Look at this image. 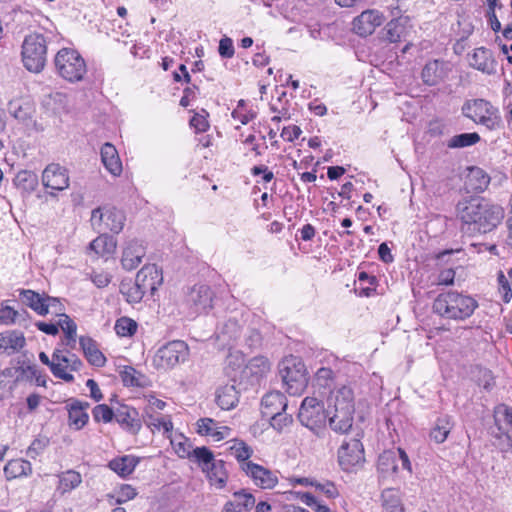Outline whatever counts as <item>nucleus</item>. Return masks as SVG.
Instances as JSON below:
<instances>
[{
	"label": "nucleus",
	"instance_id": "1",
	"mask_svg": "<svg viewBox=\"0 0 512 512\" xmlns=\"http://www.w3.org/2000/svg\"><path fill=\"white\" fill-rule=\"evenodd\" d=\"M462 229L468 233L485 234L494 230L504 217V210L484 198L470 197L456 205Z\"/></svg>",
	"mask_w": 512,
	"mask_h": 512
},
{
	"label": "nucleus",
	"instance_id": "2",
	"mask_svg": "<svg viewBox=\"0 0 512 512\" xmlns=\"http://www.w3.org/2000/svg\"><path fill=\"white\" fill-rule=\"evenodd\" d=\"M478 307L477 301L457 291L441 293L433 302V310L442 317L454 320L469 318Z\"/></svg>",
	"mask_w": 512,
	"mask_h": 512
},
{
	"label": "nucleus",
	"instance_id": "3",
	"mask_svg": "<svg viewBox=\"0 0 512 512\" xmlns=\"http://www.w3.org/2000/svg\"><path fill=\"white\" fill-rule=\"evenodd\" d=\"M22 61L24 67L33 73L41 72L47 59V41L42 34L31 33L22 44Z\"/></svg>",
	"mask_w": 512,
	"mask_h": 512
},
{
	"label": "nucleus",
	"instance_id": "4",
	"mask_svg": "<svg viewBox=\"0 0 512 512\" xmlns=\"http://www.w3.org/2000/svg\"><path fill=\"white\" fill-rule=\"evenodd\" d=\"M54 63L58 74L70 82L82 80L87 72L84 59L74 49L63 48L59 50Z\"/></svg>",
	"mask_w": 512,
	"mask_h": 512
},
{
	"label": "nucleus",
	"instance_id": "5",
	"mask_svg": "<svg viewBox=\"0 0 512 512\" xmlns=\"http://www.w3.org/2000/svg\"><path fill=\"white\" fill-rule=\"evenodd\" d=\"M194 461L206 474L211 485H214L218 489L226 485L228 473L225 469V462L215 459L211 450L205 446L196 447L194 451Z\"/></svg>",
	"mask_w": 512,
	"mask_h": 512
},
{
	"label": "nucleus",
	"instance_id": "6",
	"mask_svg": "<svg viewBox=\"0 0 512 512\" xmlns=\"http://www.w3.org/2000/svg\"><path fill=\"white\" fill-rule=\"evenodd\" d=\"M462 113L473 122L481 124L490 130L496 129L501 123L499 110L484 99L466 101L462 106Z\"/></svg>",
	"mask_w": 512,
	"mask_h": 512
},
{
	"label": "nucleus",
	"instance_id": "7",
	"mask_svg": "<svg viewBox=\"0 0 512 512\" xmlns=\"http://www.w3.org/2000/svg\"><path fill=\"white\" fill-rule=\"evenodd\" d=\"M279 373L289 394H300L305 389L306 369L300 359L293 356L285 358L280 364Z\"/></svg>",
	"mask_w": 512,
	"mask_h": 512
},
{
	"label": "nucleus",
	"instance_id": "8",
	"mask_svg": "<svg viewBox=\"0 0 512 512\" xmlns=\"http://www.w3.org/2000/svg\"><path fill=\"white\" fill-rule=\"evenodd\" d=\"M189 355L188 345L181 340H174L161 346L153 356L152 364L157 370H168L185 362Z\"/></svg>",
	"mask_w": 512,
	"mask_h": 512
},
{
	"label": "nucleus",
	"instance_id": "9",
	"mask_svg": "<svg viewBox=\"0 0 512 512\" xmlns=\"http://www.w3.org/2000/svg\"><path fill=\"white\" fill-rule=\"evenodd\" d=\"M125 215L121 210L114 207H98L91 213L90 222L97 232L111 231L120 233L124 227Z\"/></svg>",
	"mask_w": 512,
	"mask_h": 512
},
{
	"label": "nucleus",
	"instance_id": "10",
	"mask_svg": "<svg viewBox=\"0 0 512 512\" xmlns=\"http://www.w3.org/2000/svg\"><path fill=\"white\" fill-rule=\"evenodd\" d=\"M399 462L404 470L412 473L410 459L402 448L386 450L379 455L377 469L382 478H391L399 469Z\"/></svg>",
	"mask_w": 512,
	"mask_h": 512
},
{
	"label": "nucleus",
	"instance_id": "11",
	"mask_svg": "<svg viewBox=\"0 0 512 512\" xmlns=\"http://www.w3.org/2000/svg\"><path fill=\"white\" fill-rule=\"evenodd\" d=\"M44 308H46V314L53 313L58 316V325L65 334L63 343L70 348H74L77 337V325L63 312L64 307L60 300L58 298L45 296Z\"/></svg>",
	"mask_w": 512,
	"mask_h": 512
},
{
	"label": "nucleus",
	"instance_id": "12",
	"mask_svg": "<svg viewBox=\"0 0 512 512\" xmlns=\"http://www.w3.org/2000/svg\"><path fill=\"white\" fill-rule=\"evenodd\" d=\"M52 364V374L65 382H72L74 380L72 372L79 371L83 365L75 354L64 352L61 349L54 350V363Z\"/></svg>",
	"mask_w": 512,
	"mask_h": 512
},
{
	"label": "nucleus",
	"instance_id": "13",
	"mask_svg": "<svg viewBox=\"0 0 512 512\" xmlns=\"http://www.w3.org/2000/svg\"><path fill=\"white\" fill-rule=\"evenodd\" d=\"M298 418L304 426L313 430L325 422L327 413L326 409L316 398L306 397L302 401Z\"/></svg>",
	"mask_w": 512,
	"mask_h": 512
},
{
	"label": "nucleus",
	"instance_id": "14",
	"mask_svg": "<svg viewBox=\"0 0 512 512\" xmlns=\"http://www.w3.org/2000/svg\"><path fill=\"white\" fill-rule=\"evenodd\" d=\"M364 461V448L359 439L353 438L342 443L338 450V462L343 470L351 471Z\"/></svg>",
	"mask_w": 512,
	"mask_h": 512
},
{
	"label": "nucleus",
	"instance_id": "15",
	"mask_svg": "<svg viewBox=\"0 0 512 512\" xmlns=\"http://www.w3.org/2000/svg\"><path fill=\"white\" fill-rule=\"evenodd\" d=\"M242 472L261 489H273L279 481L276 472L254 462L244 463Z\"/></svg>",
	"mask_w": 512,
	"mask_h": 512
},
{
	"label": "nucleus",
	"instance_id": "16",
	"mask_svg": "<svg viewBox=\"0 0 512 512\" xmlns=\"http://www.w3.org/2000/svg\"><path fill=\"white\" fill-rule=\"evenodd\" d=\"M42 184L46 188L56 191L67 189L69 187V176L67 170L56 163L47 165L42 173Z\"/></svg>",
	"mask_w": 512,
	"mask_h": 512
},
{
	"label": "nucleus",
	"instance_id": "17",
	"mask_svg": "<svg viewBox=\"0 0 512 512\" xmlns=\"http://www.w3.org/2000/svg\"><path fill=\"white\" fill-rule=\"evenodd\" d=\"M384 15L375 9L363 11L353 21V29L360 36L371 35L384 22Z\"/></svg>",
	"mask_w": 512,
	"mask_h": 512
},
{
	"label": "nucleus",
	"instance_id": "18",
	"mask_svg": "<svg viewBox=\"0 0 512 512\" xmlns=\"http://www.w3.org/2000/svg\"><path fill=\"white\" fill-rule=\"evenodd\" d=\"M213 292L207 285H195L187 294L186 301L196 313L206 312L212 307Z\"/></svg>",
	"mask_w": 512,
	"mask_h": 512
},
{
	"label": "nucleus",
	"instance_id": "19",
	"mask_svg": "<svg viewBox=\"0 0 512 512\" xmlns=\"http://www.w3.org/2000/svg\"><path fill=\"white\" fill-rule=\"evenodd\" d=\"M114 418L124 430L134 435L142 427L138 411L125 404H120L115 408Z\"/></svg>",
	"mask_w": 512,
	"mask_h": 512
},
{
	"label": "nucleus",
	"instance_id": "20",
	"mask_svg": "<svg viewBox=\"0 0 512 512\" xmlns=\"http://www.w3.org/2000/svg\"><path fill=\"white\" fill-rule=\"evenodd\" d=\"M140 287L152 295L163 282L162 272L155 264L144 265L136 275Z\"/></svg>",
	"mask_w": 512,
	"mask_h": 512
},
{
	"label": "nucleus",
	"instance_id": "21",
	"mask_svg": "<svg viewBox=\"0 0 512 512\" xmlns=\"http://www.w3.org/2000/svg\"><path fill=\"white\" fill-rule=\"evenodd\" d=\"M145 254L146 249L142 242L135 239L127 241L124 245L121 257L122 267L128 271L137 268Z\"/></svg>",
	"mask_w": 512,
	"mask_h": 512
},
{
	"label": "nucleus",
	"instance_id": "22",
	"mask_svg": "<svg viewBox=\"0 0 512 512\" xmlns=\"http://www.w3.org/2000/svg\"><path fill=\"white\" fill-rule=\"evenodd\" d=\"M450 69L448 63L441 60H433L423 67L421 77L423 82L429 86H435L448 76Z\"/></svg>",
	"mask_w": 512,
	"mask_h": 512
},
{
	"label": "nucleus",
	"instance_id": "23",
	"mask_svg": "<svg viewBox=\"0 0 512 512\" xmlns=\"http://www.w3.org/2000/svg\"><path fill=\"white\" fill-rule=\"evenodd\" d=\"M355 408L326 410L330 428L336 433H347L353 425Z\"/></svg>",
	"mask_w": 512,
	"mask_h": 512
},
{
	"label": "nucleus",
	"instance_id": "24",
	"mask_svg": "<svg viewBox=\"0 0 512 512\" xmlns=\"http://www.w3.org/2000/svg\"><path fill=\"white\" fill-rule=\"evenodd\" d=\"M352 409L354 406V393L348 386H341L333 391L327 398L326 410Z\"/></svg>",
	"mask_w": 512,
	"mask_h": 512
},
{
	"label": "nucleus",
	"instance_id": "25",
	"mask_svg": "<svg viewBox=\"0 0 512 512\" xmlns=\"http://www.w3.org/2000/svg\"><path fill=\"white\" fill-rule=\"evenodd\" d=\"M197 431L200 435L210 436L214 441H221L231 434V429L227 426L219 425L211 418H201L197 421Z\"/></svg>",
	"mask_w": 512,
	"mask_h": 512
},
{
	"label": "nucleus",
	"instance_id": "26",
	"mask_svg": "<svg viewBox=\"0 0 512 512\" xmlns=\"http://www.w3.org/2000/svg\"><path fill=\"white\" fill-rule=\"evenodd\" d=\"M261 412L264 417L277 415L284 412L287 408V399L281 392L274 391L267 393L262 398Z\"/></svg>",
	"mask_w": 512,
	"mask_h": 512
},
{
	"label": "nucleus",
	"instance_id": "27",
	"mask_svg": "<svg viewBox=\"0 0 512 512\" xmlns=\"http://www.w3.org/2000/svg\"><path fill=\"white\" fill-rule=\"evenodd\" d=\"M254 505L253 494L241 490L233 494V499L225 504L222 512H249Z\"/></svg>",
	"mask_w": 512,
	"mask_h": 512
},
{
	"label": "nucleus",
	"instance_id": "28",
	"mask_svg": "<svg viewBox=\"0 0 512 512\" xmlns=\"http://www.w3.org/2000/svg\"><path fill=\"white\" fill-rule=\"evenodd\" d=\"M470 65L487 74H491L495 71V61L492 57V53L484 47L474 50L470 57Z\"/></svg>",
	"mask_w": 512,
	"mask_h": 512
},
{
	"label": "nucleus",
	"instance_id": "29",
	"mask_svg": "<svg viewBox=\"0 0 512 512\" xmlns=\"http://www.w3.org/2000/svg\"><path fill=\"white\" fill-rule=\"evenodd\" d=\"M101 160L107 171L113 176H119L122 172V163L114 145L105 143L101 147Z\"/></svg>",
	"mask_w": 512,
	"mask_h": 512
},
{
	"label": "nucleus",
	"instance_id": "30",
	"mask_svg": "<svg viewBox=\"0 0 512 512\" xmlns=\"http://www.w3.org/2000/svg\"><path fill=\"white\" fill-rule=\"evenodd\" d=\"M79 344L90 364L96 367H102L105 364L106 359L92 338L88 336H81Z\"/></svg>",
	"mask_w": 512,
	"mask_h": 512
},
{
	"label": "nucleus",
	"instance_id": "31",
	"mask_svg": "<svg viewBox=\"0 0 512 512\" xmlns=\"http://www.w3.org/2000/svg\"><path fill=\"white\" fill-rule=\"evenodd\" d=\"M89 404L80 401H73L68 405L69 424L76 430L83 428L88 422L89 415L87 409Z\"/></svg>",
	"mask_w": 512,
	"mask_h": 512
},
{
	"label": "nucleus",
	"instance_id": "32",
	"mask_svg": "<svg viewBox=\"0 0 512 512\" xmlns=\"http://www.w3.org/2000/svg\"><path fill=\"white\" fill-rule=\"evenodd\" d=\"M270 362L264 356L252 358L244 367L242 373L245 377H251L252 381H259L270 371Z\"/></svg>",
	"mask_w": 512,
	"mask_h": 512
},
{
	"label": "nucleus",
	"instance_id": "33",
	"mask_svg": "<svg viewBox=\"0 0 512 512\" xmlns=\"http://www.w3.org/2000/svg\"><path fill=\"white\" fill-rule=\"evenodd\" d=\"M381 505L384 512H405L399 489L387 488L381 493Z\"/></svg>",
	"mask_w": 512,
	"mask_h": 512
},
{
	"label": "nucleus",
	"instance_id": "34",
	"mask_svg": "<svg viewBox=\"0 0 512 512\" xmlns=\"http://www.w3.org/2000/svg\"><path fill=\"white\" fill-rule=\"evenodd\" d=\"M227 444L230 454L238 461L241 471H243L244 463H252L250 458L253 455V449L246 442L232 439Z\"/></svg>",
	"mask_w": 512,
	"mask_h": 512
},
{
	"label": "nucleus",
	"instance_id": "35",
	"mask_svg": "<svg viewBox=\"0 0 512 512\" xmlns=\"http://www.w3.org/2000/svg\"><path fill=\"white\" fill-rule=\"evenodd\" d=\"M138 463V457L133 455H124L112 459L109 462V468L118 475L125 477L130 475L134 471Z\"/></svg>",
	"mask_w": 512,
	"mask_h": 512
},
{
	"label": "nucleus",
	"instance_id": "36",
	"mask_svg": "<svg viewBox=\"0 0 512 512\" xmlns=\"http://www.w3.org/2000/svg\"><path fill=\"white\" fill-rule=\"evenodd\" d=\"M170 439L171 446L180 458H189L194 460V451L191 442L181 433H170L167 436Z\"/></svg>",
	"mask_w": 512,
	"mask_h": 512
},
{
	"label": "nucleus",
	"instance_id": "37",
	"mask_svg": "<svg viewBox=\"0 0 512 512\" xmlns=\"http://www.w3.org/2000/svg\"><path fill=\"white\" fill-rule=\"evenodd\" d=\"M453 426L454 424L450 416L443 415L438 417L430 432L431 440L437 444L445 442Z\"/></svg>",
	"mask_w": 512,
	"mask_h": 512
},
{
	"label": "nucleus",
	"instance_id": "38",
	"mask_svg": "<svg viewBox=\"0 0 512 512\" xmlns=\"http://www.w3.org/2000/svg\"><path fill=\"white\" fill-rule=\"evenodd\" d=\"M100 233L101 234L90 243L89 250L93 251L98 256L114 253L117 245L116 240L105 232Z\"/></svg>",
	"mask_w": 512,
	"mask_h": 512
},
{
	"label": "nucleus",
	"instance_id": "39",
	"mask_svg": "<svg viewBox=\"0 0 512 512\" xmlns=\"http://www.w3.org/2000/svg\"><path fill=\"white\" fill-rule=\"evenodd\" d=\"M32 473V466L29 461L23 459L10 460L4 467V474L7 480H13Z\"/></svg>",
	"mask_w": 512,
	"mask_h": 512
},
{
	"label": "nucleus",
	"instance_id": "40",
	"mask_svg": "<svg viewBox=\"0 0 512 512\" xmlns=\"http://www.w3.org/2000/svg\"><path fill=\"white\" fill-rule=\"evenodd\" d=\"M59 482L56 490L60 494L68 493L76 489L82 483V476L74 470H67L58 475Z\"/></svg>",
	"mask_w": 512,
	"mask_h": 512
},
{
	"label": "nucleus",
	"instance_id": "41",
	"mask_svg": "<svg viewBox=\"0 0 512 512\" xmlns=\"http://www.w3.org/2000/svg\"><path fill=\"white\" fill-rule=\"evenodd\" d=\"M217 404L223 410H230L234 408L238 402V392L234 385H225L217 390L216 394Z\"/></svg>",
	"mask_w": 512,
	"mask_h": 512
},
{
	"label": "nucleus",
	"instance_id": "42",
	"mask_svg": "<svg viewBox=\"0 0 512 512\" xmlns=\"http://www.w3.org/2000/svg\"><path fill=\"white\" fill-rule=\"evenodd\" d=\"M490 178L489 176L478 167H472L469 169V173L467 175V185L474 192H482L489 185Z\"/></svg>",
	"mask_w": 512,
	"mask_h": 512
},
{
	"label": "nucleus",
	"instance_id": "43",
	"mask_svg": "<svg viewBox=\"0 0 512 512\" xmlns=\"http://www.w3.org/2000/svg\"><path fill=\"white\" fill-rule=\"evenodd\" d=\"M25 345V337L23 333L11 331L0 335V350L12 352L19 351Z\"/></svg>",
	"mask_w": 512,
	"mask_h": 512
},
{
	"label": "nucleus",
	"instance_id": "44",
	"mask_svg": "<svg viewBox=\"0 0 512 512\" xmlns=\"http://www.w3.org/2000/svg\"><path fill=\"white\" fill-rule=\"evenodd\" d=\"M20 299L38 314L46 315V308H44L45 296L32 290H24L20 293Z\"/></svg>",
	"mask_w": 512,
	"mask_h": 512
},
{
	"label": "nucleus",
	"instance_id": "45",
	"mask_svg": "<svg viewBox=\"0 0 512 512\" xmlns=\"http://www.w3.org/2000/svg\"><path fill=\"white\" fill-rule=\"evenodd\" d=\"M146 425L151 428L152 432L164 430L170 434L173 430V423L169 416H159L157 414L144 415Z\"/></svg>",
	"mask_w": 512,
	"mask_h": 512
},
{
	"label": "nucleus",
	"instance_id": "46",
	"mask_svg": "<svg viewBox=\"0 0 512 512\" xmlns=\"http://www.w3.org/2000/svg\"><path fill=\"white\" fill-rule=\"evenodd\" d=\"M480 139L477 132L462 133L451 137L447 142V147L452 149L470 147L477 144Z\"/></svg>",
	"mask_w": 512,
	"mask_h": 512
},
{
	"label": "nucleus",
	"instance_id": "47",
	"mask_svg": "<svg viewBox=\"0 0 512 512\" xmlns=\"http://www.w3.org/2000/svg\"><path fill=\"white\" fill-rule=\"evenodd\" d=\"M120 291L129 303H139L146 294L136 280L134 282H123Z\"/></svg>",
	"mask_w": 512,
	"mask_h": 512
},
{
	"label": "nucleus",
	"instance_id": "48",
	"mask_svg": "<svg viewBox=\"0 0 512 512\" xmlns=\"http://www.w3.org/2000/svg\"><path fill=\"white\" fill-rule=\"evenodd\" d=\"M138 328L136 321L129 317H121L116 320L114 330L120 337H131L133 336Z\"/></svg>",
	"mask_w": 512,
	"mask_h": 512
},
{
	"label": "nucleus",
	"instance_id": "49",
	"mask_svg": "<svg viewBox=\"0 0 512 512\" xmlns=\"http://www.w3.org/2000/svg\"><path fill=\"white\" fill-rule=\"evenodd\" d=\"M404 26L398 20H391L385 26V39L391 43L401 41L404 33Z\"/></svg>",
	"mask_w": 512,
	"mask_h": 512
},
{
	"label": "nucleus",
	"instance_id": "50",
	"mask_svg": "<svg viewBox=\"0 0 512 512\" xmlns=\"http://www.w3.org/2000/svg\"><path fill=\"white\" fill-rule=\"evenodd\" d=\"M92 415L96 422L103 421L104 423H109L114 418L115 409L110 408L106 404H99L93 408Z\"/></svg>",
	"mask_w": 512,
	"mask_h": 512
},
{
	"label": "nucleus",
	"instance_id": "51",
	"mask_svg": "<svg viewBox=\"0 0 512 512\" xmlns=\"http://www.w3.org/2000/svg\"><path fill=\"white\" fill-rule=\"evenodd\" d=\"M121 378L126 386H142L144 376L138 373L132 367H125L121 373Z\"/></svg>",
	"mask_w": 512,
	"mask_h": 512
},
{
	"label": "nucleus",
	"instance_id": "52",
	"mask_svg": "<svg viewBox=\"0 0 512 512\" xmlns=\"http://www.w3.org/2000/svg\"><path fill=\"white\" fill-rule=\"evenodd\" d=\"M267 418H270L271 426L278 432H282L283 429L289 426L293 421L292 416L285 413V411L277 415L267 416Z\"/></svg>",
	"mask_w": 512,
	"mask_h": 512
},
{
	"label": "nucleus",
	"instance_id": "53",
	"mask_svg": "<svg viewBox=\"0 0 512 512\" xmlns=\"http://www.w3.org/2000/svg\"><path fill=\"white\" fill-rule=\"evenodd\" d=\"M16 179L19 184L24 183L23 187L25 189L33 190L37 186V183H38L36 174H34L32 172H28V171H22V172L18 173Z\"/></svg>",
	"mask_w": 512,
	"mask_h": 512
},
{
	"label": "nucleus",
	"instance_id": "54",
	"mask_svg": "<svg viewBox=\"0 0 512 512\" xmlns=\"http://www.w3.org/2000/svg\"><path fill=\"white\" fill-rule=\"evenodd\" d=\"M17 316L18 312L14 310L12 307L7 305L0 306V324H13L16 322Z\"/></svg>",
	"mask_w": 512,
	"mask_h": 512
},
{
	"label": "nucleus",
	"instance_id": "55",
	"mask_svg": "<svg viewBox=\"0 0 512 512\" xmlns=\"http://www.w3.org/2000/svg\"><path fill=\"white\" fill-rule=\"evenodd\" d=\"M496 421L512 425V408L505 404L498 405L495 409Z\"/></svg>",
	"mask_w": 512,
	"mask_h": 512
},
{
	"label": "nucleus",
	"instance_id": "56",
	"mask_svg": "<svg viewBox=\"0 0 512 512\" xmlns=\"http://www.w3.org/2000/svg\"><path fill=\"white\" fill-rule=\"evenodd\" d=\"M315 488L323 493L329 499H335L339 496V491L335 484L330 481H326L324 483L317 482L315 484Z\"/></svg>",
	"mask_w": 512,
	"mask_h": 512
},
{
	"label": "nucleus",
	"instance_id": "57",
	"mask_svg": "<svg viewBox=\"0 0 512 512\" xmlns=\"http://www.w3.org/2000/svg\"><path fill=\"white\" fill-rule=\"evenodd\" d=\"M136 494V490L132 486L122 485L117 491L116 503L121 504L132 500Z\"/></svg>",
	"mask_w": 512,
	"mask_h": 512
},
{
	"label": "nucleus",
	"instance_id": "58",
	"mask_svg": "<svg viewBox=\"0 0 512 512\" xmlns=\"http://www.w3.org/2000/svg\"><path fill=\"white\" fill-rule=\"evenodd\" d=\"M166 407V403L154 396H151L147 400V405L144 409V415L157 414V411H161Z\"/></svg>",
	"mask_w": 512,
	"mask_h": 512
},
{
	"label": "nucleus",
	"instance_id": "59",
	"mask_svg": "<svg viewBox=\"0 0 512 512\" xmlns=\"http://www.w3.org/2000/svg\"><path fill=\"white\" fill-rule=\"evenodd\" d=\"M219 54L224 58H231L234 55L233 41L228 37H223L219 42Z\"/></svg>",
	"mask_w": 512,
	"mask_h": 512
},
{
	"label": "nucleus",
	"instance_id": "60",
	"mask_svg": "<svg viewBox=\"0 0 512 512\" xmlns=\"http://www.w3.org/2000/svg\"><path fill=\"white\" fill-rule=\"evenodd\" d=\"M233 119L239 121L242 125L248 124L251 120L256 117V113L253 111H243V109L236 108L232 112Z\"/></svg>",
	"mask_w": 512,
	"mask_h": 512
},
{
	"label": "nucleus",
	"instance_id": "61",
	"mask_svg": "<svg viewBox=\"0 0 512 512\" xmlns=\"http://www.w3.org/2000/svg\"><path fill=\"white\" fill-rule=\"evenodd\" d=\"M91 280L98 288H103L110 283L111 276L104 271H94L91 274Z\"/></svg>",
	"mask_w": 512,
	"mask_h": 512
},
{
	"label": "nucleus",
	"instance_id": "62",
	"mask_svg": "<svg viewBox=\"0 0 512 512\" xmlns=\"http://www.w3.org/2000/svg\"><path fill=\"white\" fill-rule=\"evenodd\" d=\"M301 133L302 130L300 129L299 126L290 125L283 128L281 132V137L288 142H293L301 135Z\"/></svg>",
	"mask_w": 512,
	"mask_h": 512
},
{
	"label": "nucleus",
	"instance_id": "63",
	"mask_svg": "<svg viewBox=\"0 0 512 512\" xmlns=\"http://www.w3.org/2000/svg\"><path fill=\"white\" fill-rule=\"evenodd\" d=\"M190 124L197 132H205L209 128L208 120L201 114H195L190 120Z\"/></svg>",
	"mask_w": 512,
	"mask_h": 512
},
{
	"label": "nucleus",
	"instance_id": "64",
	"mask_svg": "<svg viewBox=\"0 0 512 512\" xmlns=\"http://www.w3.org/2000/svg\"><path fill=\"white\" fill-rule=\"evenodd\" d=\"M221 333L227 335L228 339L236 338L239 334L238 323L234 320H229L223 325Z\"/></svg>",
	"mask_w": 512,
	"mask_h": 512
}]
</instances>
